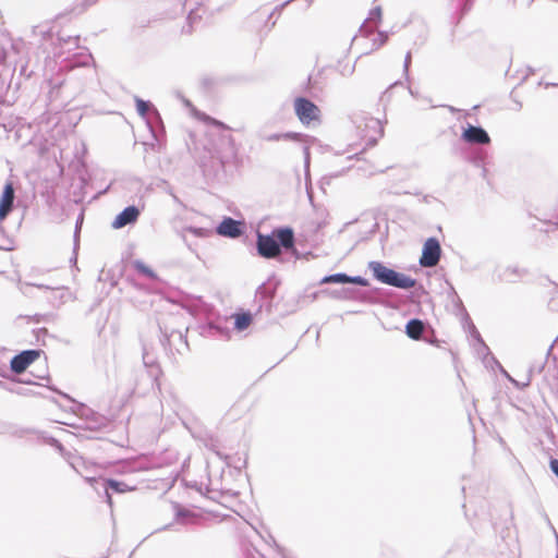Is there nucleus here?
I'll list each match as a JSON object with an SVG mask.
<instances>
[{
	"mask_svg": "<svg viewBox=\"0 0 558 558\" xmlns=\"http://www.w3.org/2000/svg\"><path fill=\"white\" fill-rule=\"evenodd\" d=\"M368 269L377 281L387 286L399 289H411L415 286V280L413 278L388 268L380 262H369Z\"/></svg>",
	"mask_w": 558,
	"mask_h": 558,
	"instance_id": "nucleus-1",
	"label": "nucleus"
},
{
	"mask_svg": "<svg viewBox=\"0 0 558 558\" xmlns=\"http://www.w3.org/2000/svg\"><path fill=\"white\" fill-rule=\"evenodd\" d=\"M294 112L303 125L319 123L320 109L311 100L298 97L294 99Z\"/></svg>",
	"mask_w": 558,
	"mask_h": 558,
	"instance_id": "nucleus-2",
	"label": "nucleus"
},
{
	"mask_svg": "<svg viewBox=\"0 0 558 558\" xmlns=\"http://www.w3.org/2000/svg\"><path fill=\"white\" fill-rule=\"evenodd\" d=\"M440 244L435 238H429L423 245L422 256L420 258V265L423 267H434L438 264L440 258Z\"/></svg>",
	"mask_w": 558,
	"mask_h": 558,
	"instance_id": "nucleus-3",
	"label": "nucleus"
},
{
	"mask_svg": "<svg viewBox=\"0 0 558 558\" xmlns=\"http://www.w3.org/2000/svg\"><path fill=\"white\" fill-rule=\"evenodd\" d=\"M257 251L258 254L266 258H272L280 253V245L271 235H257Z\"/></svg>",
	"mask_w": 558,
	"mask_h": 558,
	"instance_id": "nucleus-4",
	"label": "nucleus"
},
{
	"mask_svg": "<svg viewBox=\"0 0 558 558\" xmlns=\"http://www.w3.org/2000/svg\"><path fill=\"white\" fill-rule=\"evenodd\" d=\"M39 356V352L36 350H27L22 353L15 355L11 360V369L16 373H23L37 357Z\"/></svg>",
	"mask_w": 558,
	"mask_h": 558,
	"instance_id": "nucleus-5",
	"label": "nucleus"
},
{
	"mask_svg": "<svg viewBox=\"0 0 558 558\" xmlns=\"http://www.w3.org/2000/svg\"><path fill=\"white\" fill-rule=\"evenodd\" d=\"M140 216V210L135 206L124 208L112 221L113 229H121L128 225L134 223Z\"/></svg>",
	"mask_w": 558,
	"mask_h": 558,
	"instance_id": "nucleus-6",
	"label": "nucleus"
},
{
	"mask_svg": "<svg viewBox=\"0 0 558 558\" xmlns=\"http://www.w3.org/2000/svg\"><path fill=\"white\" fill-rule=\"evenodd\" d=\"M462 138L472 144H488L490 142V138L484 129L473 125H469L468 129L464 130Z\"/></svg>",
	"mask_w": 558,
	"mask_h": 558,
	"instance_id": "nucleus-7",
	"label": "nucleus"
},
{
	"mask_svg": "<svg viewBox=\"0 0 558 558\" xmlns=\"http://www.w3.org/2000/svg\"><path fill=\"white\" fill-rule=\"evenodd\" d=\"M320 282L322 283H354V284H359L362 287L368 286V281L365 278L360 277V276L351 277L345 274H333V275L326 276L322 279Z\"/></svg>",
	"mask_w": 558,
	"mask_h": 558,
	"instance_id": "nucleus-8",
	"label": "nucleus"
},
{
	"mask_svg": "<svg viewBox=\"0 0 558 558\" xmlns=\"http://www.w3.org/2000/svg\"><path fill=\"white\" fill-rule=\"evenodd\" d=\"M14 202V189L12 183H7L0 198V221L11 211Z\"/></svg>",
	"mask_w": 558,
	"mask_h": 558,
	"instance_id": "nucleus-9",
	"label": "nucleus"
},
{
	"mask_svg": "<svg viewBox=\"0 0 558 558\" xmlns=\"http://www.w3.org/2000/svg\"><path fill=\"white\" fill-rule=\"evenodd\" d=\"M241 232L240 222L229 217L217 227V233L222 236L238 238Z\"/></svg>",
	"mask_w": 558,
	"mask_h": 558,
	"instance_id": "nucleus-10",
	"label": "nucleus"
},
{
	"mask_svg": "<svg viewBox=\"0 0 558 558\" xmlns=\"http://www.w3.org/2000/svg\"><path fill=\"white\" fill-rule=\"evenodd\" d=\"M381 19V10L380 8H375L369 12V16L366 23L361 27V34L367 35L368 33H373V26L376 27L378 21Z\"/></svg>",
	"mask_w": 558,
	"mask_h": 558,
	"instance_id": "nucleus-11",
	"label": "nucleus"
},
{
	"mask_svg": "<svg viewBox=\"0 0 558 558\" xmlns=\"http://www.w3.org/2000/svg\"><path fill=\"white\" fill-rule=\"evenodd\" d=\"M424 330V325L418 319H411L405 327L407 335L412 339H418Z\"/></svg>",
	"mask_w": 558,
	"mask_h": 558,
	"instance_id": "nucleus-12",
	"label": "nucleus"
},
{
	"mask_svg": "<svg viewBox=\"0 0 558 558\" xmlns=\"http://www.w3.org/2000/svg\"><path fill=\"white\" fill-rule=\"evenodd\" d=\"M277 239L279 240L280 244L286 248H290L293 246V232L289 228L279 229L277 231Z\"/></svg>",
	"mask_w": 558,
	"mask_h": 558,
	"instance_id": "nucleus-13",
	"label": "nucleus"
},
{
	"mask_svg": "<svg viewBox=\"0 0 558 558\" xmlns=\"http://www.w3.org/2000/svg\"><path fill=\"white\" fill-rule=\"evenodd\" d=\"M104 486H105L106 493H108L107 492L108 487L117 493H125V492L133 489L128 484H125L123 482L114 481V480H109V481L104 482ZM107 497H108V500L110 501L109 494H107Z\"/></svg>",
	"mask_w": 558,
	"mask_h": 558,
	"instance_id": "nucleus-14",
	"label": "nucleus"
},
{
	"mask_svg": "<svg viewBox=\"0 0 558 558\" xmlns=\"http://www.w3.org/2000/svg\"><path fill=\"white\" fill-rule=\"evenodd\" d=\"M299 133H275L265 137L268 142L281 141V140H299Z\"/></svg>",
	"mask_w": 558,
	"mask_h": 558,
	"instance_id": "nucleus-15",
	"label": "nucleus"
},
{
	"mask_svg": "<svg viewBox=\"0 0 558 558\" xmlns=\"http://www.w3.org/2000/svg\"><path fill=\"white\" fill-rule=\"evenodd\" d=\"M183 232L184 233H191V234H193L194 236H197V238H207L211 233V231L209 229H206V228H195V227H185L183 229Z\"/></svg>",
	"mask_w": 558,
	"mask_h": 558,
	"instance_id": "nucleus-16",
	"label": "nucleus"
},
{
	"mask_svg": "<svg viewBox=\"0 0 558 558\" xmlns=\"http://www.w3.org/2000/svg\"><path fill=\"white\" fill-rule=\"evenodd\" d=\"M251 324V315L250 314H239L235 317V328L238 330L246 329Z\"/></svg>",
	"mask_w": 558,
	"mask_h": 558,
	"instance_id": "nucleus-17",
	"label": "nucleus"
},
{
	"mask_svg": "<svg viewBox=\"0 0 558 558\" xmlns=\"http://www.w3.org/2000/svg\"><path fill=\"white\" fill-rule=\"evenodd\" d=\"M387 39H388V35L386 33L377 32L376 34H373V38H372L373 47H372V50L378 49L379 47H381L387 41Z\"/></svg>",
	"mask_w": 558,
	"mask_h": 558,
	"instance_id": "nucleus-18",
	"label": "nucleus"
},
{
	"mask_svg": "<svg viewBox=\"0 0 558 558\" xmlns=\"http://www.w3.org/2000/svg\"><path fill=\"white\" fill-rule=\"evenodd\" d=\"M135 102H136V110H137L138 114L142 118H145L149 110V106H150L149 102L145 101L141 98H135Z\"/></svg>",
	"mask_w": 558,
	"mask_h": 558,
	"instance_id": "nucleus-19",
	"label": "nucleus"
},
{
	"mask_svg": "<svg viewBox=\"0 0 558 558\" xmlns=\"http://www.w3.org/2000/svg\"><path fill=\"white\" fill-rule=\"evenodd\" d=\"M134 266L135 268L143 275L149 277V278H155L156 275L155 272L148 267L146 266L144 263L140 262V260H136L134 263Z\"/></svg>",
	"mask_w": 558,
	"mask_h": 558,
	"instance_id": "nucleus-20",
	"label": "nucleus"
},
{
	"mask_svg": "<svg viewBox=\"0 0 558 558\" xmlns=\"http://www.w3.org/2000/svg\"><path fill=\"white\" fill-rule=\"evenodd\" d=\"M506 377L518 388H525L530 385L531 383V376L530 375H526L524 380L522 381H518L515 380L514 378H512L509 374L505 373Z\"/></svg>",
	"mask_w": 558,
	"mask_h": 558,
	"instance_id": "nucleus-21",
	"label": "nucleus"
},
{
	"mask_svg": "<svg viewBox=\"0 0 558 558\" xmlns=\"http://www.w3.org/2000/svg\"><path fill=\"white\" fill-rule=\"evenodd\" d=\"M303 153H304L305 177H306V181H307L308 177H310V148L304 147Z\"/></svg>",
	"mask_w": 558,
	"mask_h": 558,
	"instance_id": "nucleus-22",
	"label": "nucleus"
},
{
	"mask_svg": "<svg viewBox=\"0 0 558 558\" xmlns=\"http://www.w3.org/2000/svg\"><path fill=\"white\" fill-rule=\"evenodd\" d=\"M206 121H207L208 123H210V124L215 125V126H218V128H221V129H228V126H227L225 123H222V122H220V121H218V120H216V119H213V118L207 117V118H206Z\"/></svg>",
	"mask_w": 558,
	"mask_h": 558,
	"instance_id": "nucleus-23",
	"label": "nucleus"
},
{
	"mask_svg": "<svg viewBox=\"0 0 558 558\" xmlns=\"http://www.w3.org/2000/svg\"><path fill=\"white\" fill-rule=\"evenodd\" d=\"M549 468L551 472L558 477V459H551L549 461Z\"/></svg>",
	"mask_w": 558,
	"mask_h": 558,
	"instance_id": "nucleus-24",
	"label": "nucleus"
},
{
	"mask_svg": "<svg viewBox=\"0 0 558 558\" xmlns=\"http://www.w3.org/2000/svg\"><path fill=\"white\" fill-rule=\"evenodd\" d=\"M410 62H411V53L408 52L405 56V60H404V72L405 73H408Z\"/></svg>",
	"mask_w": 558,
	"mask_h": 558,
	"instance_id": "nucleus-25",
	"label": "nucleus"
},
{
	"mask_svg": "<svg viewBox=\"0 0 558 558\" xmlns=\"http://www.w3.org/2000/svg\"><path fill=\"white\" fill-rule=\"evenodd\" d=\"M367 125L373 126V128L379 126V121L375 120V119H371Z\"/></svg>",
	"mask_w": 558,
	"mask_h": 558,
	"instance_id": "nucleus-26",
	"label": "nucleus"
},
{
	"mask_svg": "<svg viewBox=\"0 0 558 558\" xmlns=\"http://www.w3.org/2000/svg\"><path fill=\"white\" fill-rule=\"evenodd\" d=\"M186 515V512L182 511V510H179L178 511V517L181 518V517H184Z\"/></svg>",
	"mask_w": 558,
	"mask_h": 558,
	"instance_id": "nucleus-27",
	"label": "nucleus"
},
{
	"mask_svg": "<svg viewBox=\"0 0 558 558\" xmlns=\"http://www.w3.org/2000/svg\"><path fill=\"white\" fill-rule=\"evenodd\" d=\"M86 481H87V482H89V483H92V482H94V481H95V478L88 477V478H86Z\"/></svg>",
	"mask_w": 558,
	"mask_h": 558,
	"instance_id": "nucleus-28",
	"label": "nucleus"
}]
</instances>
